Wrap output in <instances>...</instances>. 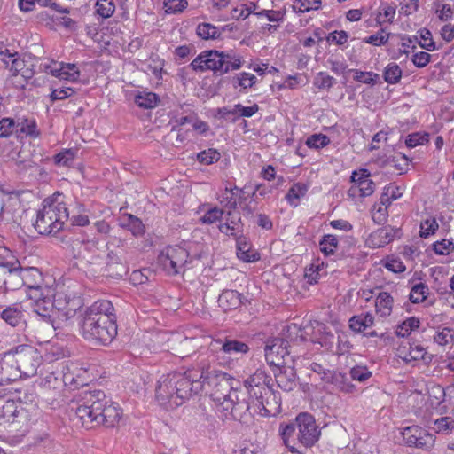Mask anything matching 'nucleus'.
Listing matches in <instances>:
<instances>
[{
	"label": "nucleus",
	"instance_id": "1",
	"mask_svg": "<svg viewBox=\"0 0 454 454\" xmlns=\"http://www.w3.org/2000/svg\"><path fill=\"white\" fill-rule=\"evenodd\" d=\"M239 381L230 374L209 370L200 361L184 372H172L162 375L156 385L155 398L160 405L166 409H175L184 404L192 396L199 395L207 387L213 400L216 403L217 411L224 418L231 417L239 421H247L245 393L238 387Z\"/></svg>",
	"mask_w": 454,
	"mask_h": 454
},
{
	"label": "nucleus",
	"instance_id": "2",
	"mask_svg": "<svg viewBox=\"0 0 454 454\" xmlns=\"http://www.w3.org/2000/svg\"><path fill=\"white\" fill-rule=\"evenodd\" d=\"M247 417L275 416L280 412V396L272 389V378L264 370L257 369L244 380Z\"/></svg>",
	"mask_w": 454,
	"mask_h": 454
},
{
	"label": "nucleus",
	"instance_id": "3",
	"mask_svg": "<svg viewBox=\"0 0 454 454\" xmlns=\"http://www.w3.org/2000/svg\"><path fill=\"white\" fill-rule=\"evenodd\" d=\"M82 426L87 429L103 425L114 427L121 419V410L101 390L85 393L82 403L73 408Z\"/></svg>",
	"mask_w": 454,
	"mask_h": 454
},
{
	"label": "nucleus",
	"instance_id": "4",
	"mask_svg": "<svg viewBox=\"0 0 454 454\" xmlns=\"http://www.w3.org/2000/svg\"><path fill=\"white\" fill-rule=\"evenodd\" d=\"M114 308L110 301L98 300L85 311L80 324V333L89 340L110 344L117 335Z\"/></svg>",
	"mask_w": 454,
	"mask_h": 454
},
{
	"label": "nucleus",
	"instance_id": "5",
	"mask_svg": "<svg viewBox=\"0 0 454 454\" xmlns=\"http://www.w3.org/2000/svg\"><path fill=\"white\" fill-rule=\"evenodd\" d=\"M278 434L291 453L301 454L302 449L311 448L318 442L321 430L313 415L301 412L293 420L281 423Z\"/></svg>",
	"mask_w": 454,
	"mask_h": 454
},
{
	"label": "nucleus",
	"instance_id": "6",
	"mask_svg": "<svg viewBox=\"0 0 454 454\" xmlns=\"http://www.w3.org/2000/svg\"><path fill=\"white\" fill-rule=\"evenodd\" d=\"M242 65L241 57L232 51H206L197 56L190 67L196 72L212 71L216 75H223L231 71L239 70Z\"/></svg>",
	"mask_w": 454,
	"mask_h": 454
},
{
	"label": "nucleus",
	"instance_id": "7",
	"mask_svg": "<svg viewBox=\"0 0 454 454\" xmlns=\"http://www.w3.org/2000/svg\"><path fill=\"white\" fill-rule=\"evenodd\" d=\"M68 216V209L64 202L46 198L37 211L34 227L42 235L56 234L63 229Z\"/></svg>",
	"mask_w": 454,
	"mask_h": 454
},
{
	"label": "nucleus",
	"instance_id": "8",
	"mask_svg": "<svg viewBox=\"0 0 454 454\" xmlns=\"http://www.w3.org/2000/svg\"><path fill=\"white\" fill-rule=\"evenodd\" d=\"M21 278L22 286L27 287L26 293L32 308L45 312L51 306L49 299L53 294L52 286L43 284L42 272L35 267H21Z\"/></svg>",
	"mask_w": 454,
	"mask_h": 454
},
{
	"label": "nucleus",
	"instance_id": "9",
	"mask_svg": "<svg viewBox=\"0 0 454 454\" xmlns=\"http://www.w3.org/2000/svg\"><path fill=\"white\" fill-rule=\"evenodd\" d=\"M51 306L47 310L42 311L34 307L33 310L42 317L43 320L49 323L54 329L59 328V323L55 320V315L58 313L65 321L73 317L79 308V302L74 299H70L63 293H55L50 297Z\"/></svg>",
	"mask_w": 454,
	"mask_h": 454
},
{
	"label": "nucleus",
	"instance_id": "10",
	"mask_svg": "<svg viewBox=\"0 0 454 454\" xmlns=\"http://www.w3.org/2000/svg\"><path fill=\"white\" fill-rule=\"evenodd\" d=\"M87 371L79 368L75 363H70L62 367L60 372L54 371L49 372L43 379L41 385L44 389L59 391L63 386H78L83 385V375Z\"/></svg>",
	"mask_w": 454,
	"mask_h": 454
},
{
	"label": "nucleus",
	"instance_id": "11",
	"mask_svg": "<svg viewBox=\"0 0 454 454\" xmlns=\"http://www.w3.org/2000/svg\"><path fill=\"white\" fill-rule=\"evenodd\" d=\"M192 260V256L187 248L181 246H168L158 255L157 263L167 274L175 276L184 272Z\"/></svg>",
	"mask_w": 454,
	"mask_h": 454
},
{
	"label": "nucleus",
	"instance_id": "12",
	"mask_svg": "<svg viewBox=\"0 0 454 454\" xmlns=\"http://www.w3.org/2000/svg\"><path fill=\"white\" fill-rule=\"evenodd\" d=\"M9 423L13 431L25 434L27 432L30 420L28 412L23 409H19L16 403L9 395H0V425Z\"/></svg>",
	"mask_w": 454,
	"mask_h": 454
},
{
	"label": "nucleus",
	"instance_id": "13",
	"mask_svg": "<svg viewBox=\"0 0 454 454\" xmlns=\"http://www.w3.org/2000/svg\"><path fill=\"white\" fill-rule=\"evenodd\" d=\"M265 359L270 367L280 368L288 364H294L299 358L293 351V346L282 338L269 340L264 348Z\"/></svg>",
	"mask_w": 454,
	"mask_h": 454
},
{
	"label": "nucleus",
	"instance_id": "14",
	"mask_svg": "<svg viewBox=\"0 0 454 454\" xmlns=\"http://www.w3.org/2000/svg\"><path fill=\"white\" fill-rule=\"evenodd\" d=\"M20 378H30L37 373L42 364V356L30 345H20L12 349Z\"/></svg>",
	"mask_w": 454,
	"mask_h": 454
},
{
	"label": "nucleus",
	"instance_id": "15",
	"mask_svg": "<svg viewBox=\"0 0 454 454\" xmlns=\"http://www.w3.org/2000/svg\"><path fill=\"white\" fill-rule=\"evenodd\" d=\"M209 349L213 352L223 353L224 356L235 359H239L250 350L249 346L246 342L230 337H225L223 340H213L209 345Z\"/></svg>",
	"mask_w": 454,
	"mask_h": 454
},
{
	"label": "nucleus",
	"instance_id": "16",
	"mask_svg": "<svg viewBox=\"0 0 454 454\" xmlns=\"http://www.w3.org/2000/svg\"><path fill=\"white\" fill-rule=\"evenodd\" d=\"M38 68L42 72L51 74L53 76L65 81L74 82L77 81L80 76V71L76 67L75 64L49 60L44 63H41L38 66Z\"/></svg>",
	"mask_w": 454,
	"mask_h": 454
},
{
	"label": "nucleus",
	"instance_id": "17",
	"mask_svg": "<svg viewBox=\"0 0 454 454\" xmlns=\"http://www.w3.org/2000/svg\"><path fill=\"white\" fill-rule=\"evenodd\" d=\"M35 61H38V59L30 55L22 59H13L11 65V71L13 73V77L15 79L21 77L24 82H27L29 79L33 78L36 72Z\"/></svg>",
	"mask_w": 454,
	"mask_h": 454
},
{
	"label": "nucleus",
	"instance_id": "18",
	"mask_svg": "<svg viewBox=\"0 0 454 454\" xmlns=\"http://www.w3.org/2000/svg\"><path fill=\"white\" fill-rule=\"evenodd\" d=\"M275 380L284 391H292L296 387L297 376L294 364H288L280 368L273 369Z\"/></svg>",
	"mask_w": 454,
	"mask_h": 454
},
{
	"label": "nucleus",
	"instance_id": "19",
	"mask_svg": "<svg viewBox=\"0 0 454 454\" xmlns=\"http://www.w3.org/2000/svg\"><path fill=\"white\" fill-rule=\"evenodd\" d=\"M0 367H2V375L7 383L20 379V371L14 357L12 349L0 354Z\"/></svg>",
	"mask_w": 454,
	"mask_h": 454
},
{
	"label": "nucleus",
	"instance_id": "20",
	"mask_svg": "<svg viewBox=\"0 0 454 454\" xmlns=\"http://www.w3.org/2000/svg\"><path fill=\"white\" fill-rule=\"evenodd\" d=\"M218 230L221 233L235 239L243 234L244 223L239 215H234L231 211H228L225 222L218 224Z\"/></svg>",
	"mask_w": 454,
	"mask_h": 454
},
{
	"label": "nucleus",
	"instance_id": "21",
	"mask_svg": "<svg viewBox=\"0 0 454 454\" xmlns=\"http://www.w3.org/2000/svg\"><path fill=\"white\" fill-rule=\"evenodd\" d=\"M195 119L196 114L192 110L191 105L184 104L173 112V117L170 121V124H172V130H176L186 123H192Z\"/></svg>",
	"mask_w": 454,
	"mask_h": 454
},
{
	"label": "nucleus",
	"instance_id": "22",
	"mask_svg": "<svg viewBox=\"0 0 454 454\" xmlns=\"http://www.w3.org/2000/svg\"><path fill=\"white\" fill-rule=\"evenodd\" d=\"M375 318L371 312H364L351 317L348 326L355 333H364L374 325Z\"/></svg>",
	"mask_w": 454,
	"mask_h": 454
},
{
	"label": "nucleus",
	"instance_id": "23",
	"mask_svg": "<svg viewBox=\"0 0 454 454\" xmlns=\"http://www.w3.org/2000/svg\"><path fill=\"white\" fill-rule=\"evenodd\" d=\"M3 280V288L5 291H14L22 287L21 265L20 262L15 266L7 269L6 276Z\"/></svg>",
	"mask_w": 454,
	"mask_h": 454
},
{
	"label": "nucleus",
	"instance_id": "24",
	"mask_svg": "<svg viewBox=\"0 0 454 454\" xmlns=\"http://www.w3.org/2000/svg\"><path fill=\"white\" fill-rule=\"evenodd\" d=\"M243 189H239L237 186L233 188H225L218 200L221 205L228 208L229 211L235 210L238 207V199H242Z\"/></svg>",
	"mask_w": 454,
	"mask_h": 454
},
{
	"label": "nucleus",
	"instance_id": "25",
	"mask_svg": "<svg viewBox=\"0 0 454 454\" xmlns=\"http://www.w3.org/2000/svg\"><path fill=\"white\" fill-rule=\"evenodd\" d=\"M394 306V298L387 292H380L375 298V311L380 317L391 315Z\"/></svg>",
	"mask_w": 454,
	"mask_h": 454
},
{
	"label": "nucleus",
	"instance_id": "26",
	"mask_svg": "<svg viewBox=\"0 0 454 454\" xmlns=\"http://www.w3.org/2000/svg\"><path fill=\"white\" fill-rule=\"evenodd\" d=\"M330 381L339 391L343 393H353L356 390V386L349 380L348 377L341 372H331L328 370Z\"/></svg>",
	"mask_w": 454,
	"mask_h": 454
},
{
	"label": "nucleus",
	"instance_id": "27",
	"mask_svg": "<svg viewBox=\"0 0 454 454\" xmlns=\"http://www.w3.org/2000/svg\"><path fill=\"white\" fill-rule=\"evenodd\" d=\"M87 262L94 274L110 272V262H106L105 251H98L88 256Z\"/></svg>",
	"mask_w": 454,
	"mask_h": 454
},
{
	"label": "nucleus",
	"instance_id": "28",
	"mask_svg": "<svg viewBox=\"0 0 454 454\" xmlns=\"http://www.w3.org/2000/svg\"><path fill=\"white\" fill-rule=\"evenodd\" d=\"M218 304L223 310H231L241 304L240 294L235 290H224L218 297Z\"/></svg>",
	"mask_w": 454,
	"mask_h": 454
},
{
	"label": "nucleus",
	"instance_id": "29",
	"mask_svg": "<svg viewBox=\"0 0 454 454\" xmlns=\"http://www.w3.org/2000/svg\"><path fill=\"white\" fill-rule=\"evenodd\" d=\"M309 190V185L303 183H295L288 190L286 200L293 206L297 207L300 204V200L303 198Z\"/></svg>",
	"mask_w": 454,
	"mask_h": 454
},
{
	"label": "nucleus",
	"instance_id": "30",
	"mask_svg": "<svg viewBox=\"0 0 454 454\" xmlns=\"http://www.w3.org/2000/svg\"><path fill=\"white\" fill-rule=\"evenodd\" d=\"M1 318L12 326H18L23 322V313L19 307L12 305L4 309Z\"/></svg>",
	"mask_w": 454,
	"mask_h": 454
},
{
	"label": "nucleus",
	"instance_id": "31",
	"mask_svg": "<svg viewBox=\"0 0 454 454\" xmlns=\"http://www.w3.org/2000/svg\"><path fill=\"white\" fill-rule=\"evenodd\" d=\"M121 226L128 228L134 236H141L145 232V225L142 221L130 214L121 219Z\"/></svg>",
	"mask_w": 454,
	"mask_h": 454
},
{
	"label": "nucleus",
	"instance_id": "32",
	"mask_svg": "<svg viewBox=\"0 0 454 454\" xmlns=\"http://www.w3.org/2000/svg\"><path fill=\"white\" fill-rule=\"evenodd\" d=\"M196 34L203 40H210L220 38L222 32L213 24L204 22L197 26Z\"/></svg>",
	"mask_w": 454,
	"mask_h": 454
},
{
	"label": "nucleus",
	"instance_id": "33",
	"mask_svg": "<svg viewBox=\"0 0 454 454\" xmlns=\"http://www.w3.org/2000/svg\"><path fill=\"white\" fill-rule=\"evenodd\" d=\"M159 96L153 92L142 91L135 97V103L142 108L151 109L157 106Z\"/></svg>",
	"mask_w": 454,
	"mask_h": 454
},
{
	"label": "nucleus",
	"instance_id": "34",
	"mask_svg": "<svg viewBox=\"0 0 454 454\" xmlns=\"http://www.w3.org/2000/svg\"><path fill=\"white\" fill-rule=\"evenodd\" d=\"M256 76L247 72H242L236 74L231 80V83L235 89L240 87L242 90L252 88L256 83Z\"/></svg>",
	"mask_w": 454,
	"mask_h": 454
},
{
	"label": "nucleus",
	"instance_id": "35",
	"mask_svg": "<svg viewBox=\"0 0 454 454\" xmlns=\"http://www.w3.org/2000/svg\"><path fill=\"white\" fill-rule=\"evenodd\" d=\"M433 429L437 434H450L454 431V419L450 416L440 417L434 421Z\"/></svg>",
	"mask_w": 454,
	"mask_h": 454
},
{
	"label": "nucleus",
	"instance_id": "36",
	"mask_svg": "<svg viewBox=\"0 0 454 454\" xmlns=\"http://www.w3.org/2000/svg\"><path fill=\"white\" fill-rule=\"evenodd\" d=\"M375 189V184L370 178L364 179L359 182V186H352L348 194L350 196L360 195L361 197H367L373 193Z\"/></svg>",
	"mask_w": 454,
	"mask_h": 454
},
{
	"label": "nucleus",
	"instance_id": "37",
	"mask_svg": "<svg viewBox=\"0 0 454 454\" xmlns=\"http://www.w3.org/2000/svg\"><path fill=\"white\" fill-rule=\"evenodd\" d=\"M403 74V71L396 63H389L384 69L383 78L389 84H396Z\"/></svg>",
	"mask_w": 454,
	"mask_h": 454
},
{
	"label": "nucleus",
	"instance_id": "38",
	"mask_svg": "<svg viewBox=\"0 0 454 454\" xmlns=\"http://www.w3.org/2000/svg\"><path fill=\"white\" fill-rule=\"evenodd\" d=\"M428 286L424 283L414 285L410 292L409 299L412 303L424 301L428 294Z\"/></svg>",
	"mask_w": 454,
	"mask_h": 454
},
{
	"label": "nucleus",
	"instance_id": "39",
	"mask_svg": "<svg viewBox=\"0 0 454 454\" xmlns=\"http://www.w3.org/2000/svg\"><path fill=\"white\" fill-rule=\"evenodd\" d=\"M319 247L325 255L333 254L338 247V239L334 235L325 234L319 241Z\"/></svg>",
	"mask_w": 454,
	"mask_h": 454
},
{
	"label": "nucleus",
	"instance_id": "40",
	"mask_svg": "<svg viewBox=\"0 0 454 454\" xmlns=\"http://www.w3.org/2000/svg\"><path fill=\"white\" fill-rule=\"evenodd\" d=\"M421 434H425V429L419 426L406 427L402 432L403 439L408 446H413Z\"/></svg>",
	"mask_w": 454,
	"mask_h": 454
},
{
	"label": "nucleus",
	"instance_id": "41",
	"mask_svg": "<svg viewBox=\"0 0 454 454\" xmlns=\"http://www.w3.org/2000/svg\"><path fill=\"white\" fill-rule=\"evenodd\" d=\"M307 335L308 333L306 328H301L296 324H292L287 326L286 337L292 342L306 341L308 340Z\"/></svg>",
	"mask_w": 454,
	"mask_h": 454
},
{
	"label": "nucleus",
	"instance_id": "42",
	"mask_svg": "<svg viewBox=\"0 0 454 454\" xmlns=\"http://www.w3.org/2000/svg\"><path fill=\"white\" fill-rule=\"evenodd\" d=\"M95 7L96 12L104 19L111 17L115 10L113 0H98Z\"/></svg>",
	"mask_w": 454,
	"mask_h": 454
},
{
	"label": "nucleus",
	"instance_id": "43",
	"mask_svg": "<svg viewBox=\"0 0 454 454\" xmlns=\"http://www.w3.org/2000/svg\"><path fill=\"white\" fill-rule=\"evenodd\" d=\"M420 322L418 318L411 317L404 320L397 328L396 334L400 337L408 336L411 332L419 327Z\"/></svg>",
	"mask_w": 454,
	"mask_h": 454
},
{
	"label": "nucleus",
	"instance_id": "44",
	"mask_svg": "<svg viewBox=\"0 0 454 454\" xmlns=\"http://www.w3.org/2000/svg\"><path fill=\"white\" fill-rule=\"evenodd\" d=\"M350 71L355 74V81L364 84L374 85L380 78V75L373 72H364L357 69H352Z\"/></svg>",
	"mask_w": 454,
	"mask_h": 454
},
{
	"label": "nucleus",
	"instance_id": "45",
	"mask_svg": "<svg viewBox=\"0 0 454 454\" xmlns=\"http://www.w3.org/2000/svg\"><path fill=\"white\" fill-rule=\"evenodd\" d=\"M335 82V79L325 72L317 73L314 79V85L319 90H329Z\"/></svg>",
	"mask_w": 454,
	"mask_h": 454
},
{
	"label": "nucleus",
	"instance_id": "46",
	"mask_svg": "<svg viewBox=\"0 0 454 454\" xmlns=\"http://www.w3.org/2000/svg\"><path fill=\"white\" fill-rule=\"evenodd\" d=\"M20 261L6 247H0V267L10 268L15 266Z\"/></svg>",
	"mask_w": 454,
	"mask_h": 454
},
{
	"label": "nucleus",
	"instance_id": "47",
	"mask_svg": "<svg viewBox=\"0 0 454 454\" xmlns=\"http://www.w3.org/2000/svg\"><path fill=\"white\" fill-rule=\"evenodd\" d=\"M330 138L324 134H313L309 136L306 140V145L309 148L320 149L330 144Z\"/></svg>",
	"mask_w": 454,
	"mask_h": 454
},
{
	"label": "nucleus",
	"instance_id": "48",
	"mask_svg": "<svg viewBox=\"0 0 454 454\" xmlns=\"http://www.w3.org/2000/svg\"><path fill=\"white\" fill-rule=\"evenodd\" d=\"M224 211L222 208L214 207L209 208L200 218L203 223L212 224L223 219Z\"/></svg>",
	"mask_w": 454,
	"mask_h": 454
},
{
	"label": "nucleus",
	"instance_id": "49",
	"mask_svg": "<svg viewBox=\"0 0 454 454\" xmlns=\"http://www.w3.org/2000/svg\"><path fill=\"white\" fill-rule=\"evenodd\" d=\"M76 151L66 149L54 156V162L59 166H69L74 160Z\"/></svg>",
	"mask_w": 454,
	"mask_h": 454
},
{
	"label": "nucleus",
	"instance_id": "50",
	"mask_svg": "<svg viewBox=\"0 0 454 454\" xmlns=\"http://www.w3.org/2000/svg\"><path fill=\"white\" fill-rule=\"evenodd\" d=\"M350 377L353 380L364 382L372 377V372L366 366L356 365L350 369Z\"/></svg>",
	"mask_w": 454,
	"mask_h": 454
},
{
	"label": "nucleus",
	"instance_id": "51",
	"mask_svg": "<svg viewBox=\"0 0 454 454\" xmlns=\"http://www.w3.org/2000/svg\"><path fill=\"white\" fill-rule=\"evenodd\" d=\"M20 132L24 133L27 136L36 138L40 136V131L37 128L35 120H25L20 124Z\"/></svg>",
	"mask_w": 454,
	"mask_h": 454
},
{
	"label": "nucleus",
	"instance_id": "52",
	"mask_svg": "<svg viewBox=\"0 0 454 454\" xmlns=\"http://www.w3.org/2000/svg\"><path fill=\"white\" fill-rule=\"evenodd\" d=\"M434 436L425 430V434H421L418 437V440H416V442L413 443V446L425 450H429L434 447Z\"/></svg>",
	"mask_w": 454,
	"mask_h": 454
},
{
	"label": "nucleus",
	"instance_id": "53",
	"mask_svg": "<svg viewBox=\"0 0 454 454\" xmlns=\"http://www.w3.org/2000/svg\"><path fill=\"white\" fill-rule=\"evenodd\" d=\"M188 6L187 0H166L164 7L167 13H177L183 12Z\"/></svg>",
	"mask_w": 454,
	"mask_h": 454
},
{
	"label": "nucleus",
	"instance_id": "54",
	"mask_svg": "<svg viewBox=\"0 0 454 454\" xmlns=\"http://www.w3.org/2000/svg\"><path fill=\"white\" fill-rule=\"evenodd\" d=\"M435 13L442 21H448L453 16V10L450 4L434 3Z\"/></svg>",
	"mask_w": 454,
	"mask_h": 454
},
{
	"label": "nucleus",
	"instance_id": "55",
	"mask_svg": "<svg viewBox=\"0 0 454 454\" xmlns=\"http://www.w3.org/2000/svg\"><path fill=\"white\" fill-rule=\"evenodd\" d=\"M421 48L429 51L436 50L435 43L433 40L432 33L428 29L420 30V41L419 42Z\"/></svg>",
	"mask_w": 454,
	"mask_h": 454
},
{
	"label": "nucleus",
	"instance_id": "56",
	"mask_svg": "<svg viewBox=\"0 0 454 454\" xmlns=\"http://www.w3.org/2000/svg\"><path fill=\"white\" fill-rule=\"evenodd\" d=\"M23 151H19L15 156L12 157V160L15 162L16 166L20 169L25 170L31 168L34 166L33 160L30 159V155H23Z\"/></svg>",
	"mask_w": 454,
	"mask_h": 454
},
{
	"label": "nucleus",
	"instance_id": "57",
	"mask_svg": "<svg viewBox=\"0 0 454 454\" xmlns=\"http://www.w3.org/2000/svg\"><path fill=\"white\" fill-rule=\"evenodd\" d=\"M256 9V4L254 3H249L248 5H242L241 8H234L231 11L232 18L237 20L247 19L251 13H254Z\"/></svg>",
	"mask_w": 454,
	"mask_h": 454
},
{
	"label": "nucleus",
	"instance_id": "58",
	"mask_svg": "<svg viewBox=\"0 0 454 454\" xmlns=\"http://www.w3.org/2000/svg\"><path fill=\"white\" fill-rule=\"evenodd\" d=\"M453 336V330L445 327L434 335V341L441 346H445L452 342Z\"/></svg>",
	"mask_w": 454,
	"mask_h": 454
},
{
	"label": "nucleus",
	"instance_id": "59",
	"mask_svg": "<svg viewBox=\"0 0 454 454\" xmlns=\"http://www.w3.org/2000/svg\"><path fill=\"white\" fill-rule=\"evenodd\" d=\"M197 159L201 163L210 165L220 159V153L215 149H208L200 153Z\"/></svg>",
	"mask_w": 454,
	"mask_h": 454
},
{
	"label": "nucleus",
	"instance_id": "60",
	"mask_svg": "<svg viewBox=\"0 0 454 454\" xmlns=\"http://www.w3.org/2000/svg\"><path fill=\"white\" fill-rule=\"evenodd\" d=\"M428 142L427 133H413L409 135L405 139V144L408 147L413 148L417 145H424Z\"/></svg>",
	"mask_w": 454,
	"mask_h": 454
},
{
	"label": "nucleus",
	"instance_id": "61",
	"mask_svg": "<svg viewBox=\"0 0 454 454\" xmlns=\"http://www.w3.org/2000/svg\"><path fill=\"white\" fill-rule=\"evenodd\" d=\"M438 227L439 225L435 218H428L420 224V236L422 238H427L430 234L434 233Z\"/></svg>",
	"mask_w": 454,
	"mask_h": 454
},
{
	"label": "nucleus",
	"instance_id": "62",
	"mask_svg": "<svg viewBox=\"0 0 454 454\" xmlns=\"http://www.w3.org/2000/svg\"><path fill=\"white\" fill-rule=\"evenodd\" d=\"M389 35L385 34L384 29H381L378 33L366 37L364 42L366 43L372 44L374 46L384 45L387 43Z\"/></svg>",
	"mask_w": 454,
	"mask_h": 454
},
{
	"label": "nucleus",
	"instance_id": "63",
	"mask_svg": "<svg viewBox=\"0 0 454 454\" xmlns=\"http://www.w3.org/2000/svg\"><path fill=\"white\" fill-rule=\"evenodd\" d=\"M15 121L12 118H3L0 121V137H7L14 129Z\"/></svg>",
	"mask_w": 454,
	"mask_h": 454
},
{
	"label": "nucleus",
	"instance_id": "64",
	"mask_svg": "<svg viewBox=\"0 0 454 454\" xmlns=\"http://www.w3.org/2000/svg\"><path fill=\"white\" fill-rule=\"evenodd\" d=\"M453 242L448 239H442L434 243V251L437 254H449L452 250Z\"/></svg>",
	"mask_w": 454,
	"mask_h": 454
}]
</instances>
